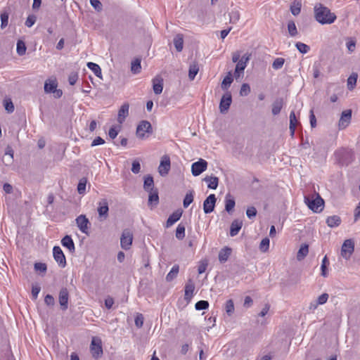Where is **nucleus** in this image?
<instances>
[{
  "label": "nucleus",
  "instance_id": "f257e3e1",
  "mask_svg": "<svg viewBox=\"0 0 360 360\" xmlns=\"http://www.w3.org/2000/svg\"><path fill=\"white\" fill-rule=\"evenodd\" d=\"M314 14L315 20L321 25L332 24L337 18L334 13L321 3L315 4Z\"/></svg>",
  "mask_w": 360,
  "mask_h": 360
},
{
  "label": "nucleus",
  "instance_id": "f03ea898",
  "mask_svg": "<svg viewBox=\"0 0 360 360\" xmlns=\"http://www.w3.org/2000/svg\"><path fill=\"white\" fill-rule=\"evenodd\" d=\"M315 195V197L313 195L311 198L305 196L304 202L314 212L319 213L324 208V200L319 193H316Z\"/></svg>",
  "mask_w": 360,
  "mask_h": 360
},
{
  "label": "nucleus",
  "instance_id": "7ed1b4c3",
  "mask_svg": "<svg viewBox=\"0 0 360 360\" xmlns=\"http://www.w3.org/2000/svg\"><path fill=\"white\" fill-rule=\"evenodd\" d=\"M250 54L245 53L241 56L240 60L236 64L235 71L233 73V76L236 79H238L240 77L241 75H243L244 70L247 67V64L250 59Z\"/></svg>",
  "mask_w": 360,
  "mask_h": 360
},
{
  "label": "nucleus",
  "instance_id": "20e7f679",
  "mask_svg": "<svg viewBox=\"0 0 360 360\" xmlns=\"http://www.w3.org/2000/svg\"><path fill=\"white\" fill-rule=\"evenodd\" d=\"M152 126L148 121L143 120L137 126L136 136L140 139H144L146 137V133L152 134Z\"/></svg>",
  "mask_w": 360,
  "mask_h": 360
},
{
  "label": "nucleus",
  "instance_id": "39448f33",
  "mask_svg": "<svg viewBox=\"0 0 360 360\" xmlns=\"http://www.w3.org/2000/svg\"><path fill=\"white\" fill-rule=\"evenodd\" d=\"M91 352L95 359H98L103 354L101 340L99 338H93L91 342Z\"/></svg>",
  "mask_w": 360,
  "mask_h": 360
},
{
  "label": "nucleus",
  "instance_id": "423d86ee",
  "mask_svg": "<svg viewBox=\"0 0 360 360\" xmlns=\"http://www.w3.org/2000/svg\"><path fill=\"white\" fill-rule=\"evenodd\" d=\"M171 167L170 158L168 155H163L158 167V172L160 176H165L168 174Z\"/></svg>",
  "mask_w": 360,
  "mask_h": 360
},
{
  "label": "nucleus",
  "instance_id": "0eeeda50",
  "mask_svg": "<svg viewBox=\"0 0 360 360\" xmlns=\"http://www.w3.org/2000/svg\"><path fill=\"white\" fill-rule=\"evenodd\" d=\"M354 244L351 239L345 240L342 245L341 255L346 259H349L354 252Z\"/></svg>",
  "mask_w": 360,
  "mask_h": 360
},
{
  "label": "nucleus",
  "instance_id": "6e6552de",
  "mask_svg": "<svg viewBox=\"0 0 360 360\" xmlns=\"http://www.w3.org/2000/svg\"><path fill=\"white\" fill-rule=\"evenodd\" d=\"M207 162L205 160L200 159L199 161L193 163L191 166L192 174L195 176L200 175L207 169Z\"/></svg>",
  "mask_w": 360,
  "mask_h": 360
},
{
  "label": "nucleus",
  "instance_id": "1a4fd4ad",
  "mask_svg": "<svg viewBox=\"0 0 360 360\" xmlns=\"http://www.w3.org/2000/svg\"><path fill=\"white\" fill-rule=\"evenodd\" d=\"M132 240V233L127 229L124 230L120 238L122 248L124 250H129L131 245Z\"/></svg>",
  "mask_w": 360,
  "mask_h": 360
},
{
  "label": "nucleus",
  "instance_id": "9d476101",
  "mask_svg": "<svg viewBox=\"0 0 360 360\" xmlns=\"http://www.w3.org/2000/svg\"><path fill=\"white\" fill-rule=\"evenodd\" d=\"M232 97L229 91H227L221 98L219 103V110L221 113H226L231 104Z\"/></svg>",
  "mask_w": 360,
  "mask_h": 360
},
{
  "label": "nucleus",
  "instance_id": "9b49d317",
  "mask_svg": "<svg viewBox=\"0 0 360 360\" xmlns=\"http://www.w3.org/2000/svg\"><path fill=\"white\" fill-rule=\"evenodd\" d=\"M352 120V110H346L342 112L338 122V128L342 130L345 129L350 123Z\"/></svg>",
  "mask_w": 360,
  "mask_h": 360
},
{
  "label": "nucleus",
  "instance_id": "f8f14e48",
  "mask_svg": "<svg viewBox=\"0 0 360 360\" xmlns=\"http://www.w3.org/2000/svg\"><path fill=\"white\" fill-rule=\"evenodd\" d=\"M53 255L54 259L58 264V265L61 267H65L66 265V259L62 251L61 248L59 246H55L53 249Z\"/></svg>",
  "mask_w": 360,
  "mask_h": 360
},
{
  "label": "nucleus",
  "instance_id": "ddd939ff",
  "mask_svg": "<svg viewBox=\"0 0 360 360\" xmlns=\"http://www.w3.org/2000/svg\"><path fill=\"white\" fill-rule=\"evenodd\" d=\"M217 198L214 194H210L203 202V210L205 214L211 213L215 207Z\"/></svg>",
  "mask_w": 360,
  "mask_h": 360
},
{
  "label": "nucleus",
  "instance_id": "4468645a",
  "mask_svg": "<svg viewBox=\"0 0 360 360\" xmlns=\"http://www.w3.org/2000/svg\"><path fill=\"white\" fill-rule=\"evenodd\" d=\"M97 210L101 220H105L108 218L109 207L106 199H102L99 201Z\"/></svg>",
  "mask_w": 360,
  "mask_h": 360
},
{
  "label": "nucleus",
  "instance_id": "2eb2a0df",
  "mask_svg": "<svg viewBox=\"0 0 360 360\" xmlns=\"http://www.w3.org/2000/svg\"><path fill=\"white\" fill-rule=\"evenodd\" d=\"M76 224L79 229L84 233H88L89 221L85 215L81 214L76 219Z\"/></svg>",
  "mask_w": 360,
  "mask_h": 360
},
{
  "label": "nucleus",
  "instance_id": "dca6fc26",
  "mask_svg": "<svg viewBox=\"0 0 360 360\" xmlns=\"http://www.w3.org/2000/svg\"><path fill=\"white\" fill-rule=\"evenodd\" d=\"M69 293L67 288H63L59 292V303L62 310L65 311L68 307Z\"/></svg>",
  "mask_w": 360,
  "mask_h": 360
},
{
  "label": "nucleus",
  "instance_id": "f3484780",
  "mask_svg": "<svg viewBox=\"0 0 360 360\" xmlns=\"http://www.w3.org/2000/svg\"><path fill=\"white\" fill-rule=\"evenodd\" d=\"M129 108V105L128 103H124L121 106L120 109L119 110L117 116V121L119 123L122 124L124 121L125 118L128 116Z\"/></svg>",
  "mask_w": 360,
  "mask_h": 360
},
{
  "label": "nucleus",
  "instance_id": "a211bd4d",
  "mask_svg": "<svg viewBox=\"0 0 360 360\" xmlns=\"http://www.w3.org/2000/svg\"><path fill=\"white\" fill-rule=\"evenodd\" d=\"M153 89L155 94H160L163 89V79L156 77L153 79Z\"/></svg>",
  "mask_w": 360,
  "mask_h": 360
},
{
  "label": "nucleus",
  "instance_id": "6ab92c4d",
  "mask_svg": "<svg viewBox=\"0 0 360 360\" xmlns=\"http://www.w3.org/2000/svg\"><path fill=\"white\" fill-rule=\"evenodd\" d=\"M243 226V221L239 219H235L232 221L230 227L231 236H236Z\"/></svg>",
  "mask_w": 360,
  "mask_h": 360
},
{
  "label": "nucleus",
  "instance_id": "aec40b11",
  "mask_svg": "<svg viewBox=\"0 0 360 360\" xmlns=\"http://www.w3.org/2000/svg\"><path fill=\"white\" fill-rule=\"evenodd\" d=\"M58 86V83L56 79H49L45 82L44 84V91L46 94H50L53 92Z\"/></svg>",
  "mask_w": 360,
  "mask_h": 360
},
{
  "label": "nucleus",
  "instance_id": "412c9836",
  "mask_svg": "<svg viewBox=\"0 0 360 360\" xmlns=\"http://www.w3.org/2000/svg\"><path fill=\"white\" fill-rule=\"evenodd\" d=\"M62 245L67 248L70 252H74L75 250L74 242L70 236H65L61 240Z\"/></svg>",
  "mask_w": 360,
  "mask_h": 360
},
{
  "label": "nucleus",
  "instance_id": "4be33fe9",
  "mask_svg": "<svg viewBox=\"0 0 360 360\" xmlns=\"http://www.w3.org/2000/svg\"><path fill=\"white\" fill-rule=\"evenodd\" d=\"M182 212L177 210L174 212L167 219L166 222V227H169L172 226L175 222H176L181 218Z\"/></svg>",
  "mask_w": 360,
  "mask_h": 360
},
{
  "label": "nucleus",
  "instance_id": "5701e85b",
  "mask_svg": "<svg viewBox=\"0 0 360 360\" xmlns=\"http://www.w3.org/2000/svg\"><path fill=\"white\" fill-rule=\"evenodd\" d=\"M326 224L330 228L338 226L341 223V219L338 215H333L326 219Z\"/></svg>",
  "mask_w": 360,
  "mask_h": 360
},
{
  "label": "nucleus",
  "instance_id": "b1692460",
  "mask_svg": "<svg viewBox=\"0 0 360 360\" xmlns=\"http://www.w3.org/2000/svg\"><path fill=\"white\" fill-rule=\"evenodd\" d=\"M176 50L181 52L184 46V36L181 34H178L175 36L173 40Z\"/></svg>",
  "mask_w": 360,
  "mask_h": 360
},
{
  "label": "nucleus",
  "instance_id": "393cba45",
  "mask_svg": "<svg viewBox=\"0 0 360 360\" xmlns=\"http://www.w3.org/2000/svg\"><path fill=\"white\" fill-rule=\"evenodd\" d=\"M283 105V101L282 98L276 99L272 104V114L276 115L280 113Z\"/></svg>",
  "mask_w": 360,
  "mask_h": 360
},
{
  "label": "nucleus",
  "instance_id": "a878e982",
  "mask_svg": "<svg viewBox=\"0 0 360 360\" xmlns=\"http://www.w3.org/2000/svg\"><path fill=\"white\" fill-rule=\"evenodd\" d=\"M143 188L147 192L155 191L153 178L150 175L145 176Z\"/></svg>",
  "mask_w": 360,
  "mask_h": 360
},
{
  "label": "nucleus",
  "instance_id": "bb28decb",
  "mask_svg": "<svg viewBox=\"0 0 360 360\" xmlns=\"http://www.w3.org/2000/svg\"><path fill=\"white\" fill-rule=\"evenodd\" d=\"M204 181L208 183L207 187L211 189H216L218 186L219 179L217 176H207L204 178Z\"/></svg>",
  "mask_w": 360,
  "mask_h": 360
},
{
  "label": "nucleus",
  "instance_id": "cd10ccee",
  "mask_svg": "<svg viewBox=\"0 0 360 360\" xmlns=\"http://www.w3.org/2000/svg\"><path fill=\"white\" fill-rule=\"evenodd\" d=\"M231 249L229 248L226 247L221 249L219 253V260L220 261V262L223 263L227 261L229 256L231 255Z\"/></svg>",
  "mask_w": 360,
  "mask_h": 360
},
{
  "label": "nucleus",
  "instance_id": "c85d7f7f",
  "mask_svg": "<svg viewBox=\"0 0 360 360\" xmlns=\"http://www.w3.org/2000/svg\"><path fill=\"white\" fill-rule=\"evenodd\" d=\"M199 71V67L196 62H193L190 64L189 70H188V77L190 80H193L195 77L198 74Z\"/></svg>",
  "mask_w": 360,
  "mask_h": 360
},
{
  "label": "nucleus",
  "instance_id": "c756f323",
  "mask_svg": "<svg viewBox=\"0 0 360 360\" xmlns=\"http://www.w3.org/2000/svg\"><path fill=\"white\" fill-rule=\"evenodd\" d=\"M179 271V266L178 264H175L172 266L171 271L166 276V281L170 282L173 281L178 275Z\"/></svg>",
  "mask_w": 360,
  "mask_h": 360
},
{
  "label": "nucleus",
  "instance_id": "7c9ffc66",
  "mask_svg": "<svg viewBox=\"0 0 360 360\" xmlns=\"http://www.w3.org/2000/svg\"><path fill=\"white\" fill-rule=\"evenodd\" d=\"M233 81V75L231 72H229L227 75L224 78L222 82H221V89L223 90H227L228 88L231 86Z\"/></svg>",
  "mask_w": 360,
  "mask_h": 360
},
{
  "label": "nucleus",
  "instance_id": "2f4dec72",
  "mask_svg": "<svg viewBox=\"0 0 360 360\" xmlns=\"http://www.w3.org/2000/svg\"><path fill=\"white\" fill-rule=\"evenodd\" d=\"M309 252V246L307 244L301 245L297 254V259L299 261L302 260Z\"/></svg>",
  "mask_w": 360,
  "mask_h": 360
},
{
  "label": "nucleus",
  "instance_id": "473e14b6",
  "mask_svg": "<svg viewBox=\"0 0 360 360\" xmlns=\"http://www.w3.org/2000/svg\"><path fill=\"white\" fill-rule=\"evenodd\" d=\"M358 75L352 72L347 79V88L349 90H353L356 84Z\"/></svg>",
  "mask_w": 360,
  "mask_h": 360
},
{
  "label": "nucleus",
  "instance_id": "72a5a7b5",
  "mask_svg": "<svg viewBox=\"0 0 360 360\" xmlns=\"http://www.w3.org/2000/svg\"><path fill=\"white\" fill-rule=\"evenodd\" d=\"M297 123V120L295 112L292 111L290 114V126H289V129H290L292 136H293L295 134Z\"/></svg>",
  "mask_w": 360,
  "mask_h": 360
},
{
  "label": "nucleus",
  "instance_id": "f704fd0d",
  "mask_svg": "<svg viewBox=\"0 0 360 360\" xmlns=\"http://www.w3.org/2000/svg\"><path fill=\"white\" fill-rule=\"evenodd\" d=\"M87 67L91 70H92V72L95 74V75L99 78H101V69L100 68V66L96 64V63H94L93 62H89L87 63Z\"/></svg>",
  "mask_w": 360,
  "mask_h": 360
},
{
  "label": "nucleus",
  "instance_id": "c9c22d12",
  "mask_svg": "<svg viewBox=\"0 0 360 360\" xmlns=\"http://www.w3.org/2000/svg\"><path fill=\"white\" fill-rule=\"evenodd\" d=\"M148 196V204L156 205L159 202V196L157 190L150 191Z\"/></svg>",
  "mask_w": 360,
  "mask_h": 360
},
{
  "label": "nucleus",
  "instance_id": "e433bc0d",
  "mask_svg": "<svg viewBox=\"0 0 360 360\" xmlns=\"http://www.w3.org/2000/svg\"><path fill=\"white\" fill-rule=\"evenodd\" d=\"M194 289V284L189 280L188 283L185 286V299H190L192 297Z\"/></svg>",
  "mask_w": 360,
  "mask_h": 360
},
{
  "label": "nucleus",
  "instance_id": "4c0bfd02",
  "mask_svg": "<svg viewBox=\"0 0 360 360\" xmlns=\"http://www.w3.org/2000/svg\"><path fill=\"white\" fill-rule=\"evenodd\" d=\"M26 50L27 47L25 43L22 40H18L16 47L17 53L20 56H24L26 53Z\"/></svg>",
  "mask_w": 360,
  "mask_h": 360
},
{
  "label": "nucleus",
  "instance_id": "58836bf2",
  "mask_svg": "<svg viewBox=\"0 0 360 360\" xmlns=\"http://www.w3.org/2000/svg\"><path fill=\"white\" fill-rule=\"evenodd\" d=\"M141 60L139 58H136L131 63V70L134 74H138L141 72Z\"/></svg>",
  "mask_w": 360,
  "mask_h": 360
},
{
  "label": "nucleus",
  "instance_id": "ea45409f",
  "mask_svg": "<svg viewBox=\"0 0 360 360\" xmlns=\"http://www.w3.org/2000/svg\"><path fill=\"white\" fill-rule=\"evenodd\" d=\"M185 237V226L179 224L176 230V238L179 240H182Z\"/></svg>",
  "mask_w": 360,
  "mask_h": 360
},
{
  "label": "nucleus",
  "instance_id": "a19ab883",
  "mask_svg": "<svg viewBox=\"0 0 360 360\" xmlns=\"http://www.w3.org/2000/svg\"><path fill=\"white\" fill-rule=\"evenodd\" d=\"M193 191L188 192L184 199L183 205L184 207H188L193 201Z\"/></svg>",
  "mask_w": 360,
  "mask_h": 360
},
{
  "label": "nucleus",
  "instance_id": "79ce46f5",
  "mask_svg": "<svg viewBox=\"0 0 360 360\" xmlns=\"http://www.w3.org/2000/svg\"><path fill=\"white\" fill-rule=\"evenodd\" d=\"M87 180L86 178H82L77 185V191L79 194H84L86 191Z\"/></svg>",
  "mask_w": 360,
  "mask_h": 360
},
{
  "label": "nucleus",
  "instance_id": "37998d69",
  "mask_svg": "<svg viewBox=\"0 0 360 360\" xmlns=\"http://www.w3.org/2000/svg\"><path fill=\"white\" fill-rule=\"evenodd\" d=\"M288 32H289V34L291 36V37H295L297 34V27H296V25H295V23L294 22V21H289L288 23Z\"/></svg>",
  "mask_w": 360,
  "mask_h": 360
},
{
  "label": "nucleus",
  "instance_id": "c03bdc74",
  "mask_svg": "<svg viewBox=\"0 0 360 360\" xmlns=\"http://www.w3.org/2000/svg\"><path fill=\"white\" fill-rule=\"evenodd\" d=\"M1 27L4 29L8 24L9 13L7 11H4L1 14Z\"/></svg>",
  "mask_w": 360,
  "mask_h": 360
},
{
  "label": "nucleus",
  "instance_id": "a18cd8bd",
  "mask_svg": "<svg viewBox=\"0 0 360 360\" xmlns=\"http://www.w3.org/2000/svg\"><path fill=\"white\" fill-rule=\"evenodd\" d=\"M225 310L229 316H231L234 312V304L232 300L226 301L225 304Z\"/></svg>",
  "mask_w": 360,
  "mask_h": 360
},
{
  "label": "nucleus",
  "instance_id": "49530a36",
  "mask_svg": "<svg viewBox=\"0 0 360 360\" xmlns=\"http://www.w3.org/2000/svg\"><path fill=\"white\" fill-rule=\"evenodd\" d=\"M295 46L297 49V50L301 53H303V54L307 53L310 50L309 46L302 42H297L295 44Z\"/></svg>",
  "mask_w": 360,
  "mask_h": 360
},
{
  "label": "nucleus",
  "instance_id": "de8ad7c7",
  "mask_svg": "<svg viewBox=\"0 0 360 360\" xmlns=\"http://www.w3.org/2000/svg\"><path fill=\"white\" fill-rule=\"evenodd\" d=\"M228 197V195L226 196ZM225 210L226 212H230L233 210L235 206V200L233 198L228 199L226 198Z\"/></svg>",
  "mask_w": 360,
  "mask_h": 360
},
{
  "label": "nucleus",
  "instance_id": "09e8293b",
  "mask_svg": "<svg viewBox=\"0 0 360 360\" xmlns=\"http://www.w3.org/2000/svg\"><path fill=\"white\" fill-rule=\"evenodd\" d=\"M269 239L268 238H264L262 240L259 245V250L262 252H266L269 248Z\"/></svg>",
  "mask_w": 360,
  "mask_h": 360
},
{
  "label": "nucleus",
  "instance_id": "8fccbe9b",
  "mask_svg": "<svg viewBox=\"0 0 360 360\" xmlns=\"http://www.w3.org/2000/svg\"><path fill=\"white\" fill-rule=\"evenodd\" d=\"M285 63V59L283 58H277L274 60V61L272 63V68L274 70H279L281 69L283 64Z\"/></svg>",
  "mask_w": 360,
  "mask_h": 360
},
{
  "label": "nucleus",
  "instance_id": "3c124183",
  "mask_svg": "<svg viewBox=\"0 0 360 360\" xmlns=\"http://www.w3.org/2000/svg\"><path fill=\"white\" fill-rule=\"evenodd\" d=\"M196 310H203L209 307V302L206 300H200L195 303V305Z\"/></svg>",
  "mask_w": 360,
  "mask_h": 360
},
{
  "label": "nucleus",
  "instance_id": "603ef678",
  "mask_svg": "<svg viewBox=\"0 0 360 360\" xmlns=\"http://www.w3.org/2000/svg\"><path fill=\"white\" fill-rule=\"evenodd\" d=\"M328 264H329V261L327 258V256H325L322 260V264H321V275L323 277H326L327 276L326 269H327V265H328Z\"/></svg>",
  "mask_w": 360,
  "mask_h": 360
},
{
  "label": "nucleus",
  "instance_id": "864d4df0",
  "mask_svg": "<svg viewBox=\"0 0 360 360\" xmlns=\"http://www.w3.org/2000/svg\"><path fill=\"white\" fill-rule=\"evenodd\" d=\"M250 93V87L248 84H243L240 89V95L241 96H248Z\"/></svg>",
  "mask_w": 360,
  "mask_h": 360
},
{
  "label": "nucleus",
  "instance_id": "5fc2aeb1",
  "mask_svg": "<svg viewBox=\"0 0 360 360\" xmlns=\"http://www.w3.org/2000/svg\"><path fill=\"white\" fill-rule=\"evenodd\" d=\"M230 16V22L235 24L236 23L239 19H240V13L237 11H233L229 14Z\"/></svg>",
  "mask_w": 360,
  "mask_h": 360
},
{
  "label": "nucleus",
  "instance_id": "6e6d98bb",
  "mask_svg": "<svg viewBox=\"0 0 360 360\" xmlns=\"http://www.w3.org/2000/svg\"><path fill=\"white\" fill-rule=\"evenodd\" d=\"M90 4L97 12L103 10V5L99 0H90Z\"/></svg>",
  "mask_w": 360,
  "mask_h": 360
},
{
  "label": "nucleus",
  "instance_id": "4d7b16f0",
  "mask_svg": "<svg viewBox=\"0 0 360 360\" xmlns=\"http://www.w3.org/2000/svg\"><path fill=\"white\" fill-rule=\"evenodd\" d=\"M144 317L142 314H137L135 318V325L138 328H141L143 325Z\"/></svg>",
  "mask_w": 360,
  "mask_h": 360
},
{
  "label": "nucleus",
  "instance_id": "13d9d810",
  "mask_svg": "<svg viewBox=\"0 0 360 360\" xmlns=\"http://www.w3.org/2000/svg\"><path fill=\"white\" fill-rule=\"evenodd\" d=\"M131 172L134 174H139L141 172V165L138 160H134L132 162Z\"/></svg>",
  "mask_w": 360,
  "mask_h": 360
},
{
  "label": "nucleus",
  "instance_id": "bf43d9fd",
  "mask_svg": "<svg viewBox=\"0 0 360 360\" xmlns=\"http://www.w3.org/2000/svg\"><path fill=\"white\" fill-rule=\"evenodd\" d=\"M290 11L293 15H297L301 11V4L297 3L290 6Z\"/></svg>",
  "mask_w": 360,
  "mask_h": 360
},
{
  "label": "nucleus",
  "instance_id": "052dcab7",
  "mask_svg": "<svg viewBox=\"0 0 360 360\" xmlns=\"http://www.w3.org/2000/svg\"><path fill=\"white\" fill-rule=\"evenodd\" d=\"M329 295L328 293L324 292L320 296L318 297L317 300L316 301L320 305L323 304L327 302L328 300Z\"/></svg>",
  "mask_w": 360,
  "mask_h": 360
},
{
  "label": "nucleus",
  "instance_id": "680f3d73",
  "mask_svg": "<svg viewBox=\"0 0 360 360\" xmlns=\"http://www.w3.org/2000/svg\"><path fill=\"white\" fill-rule=\"evenodd\" d=\"M34 269L37 271L46 272L47 269L46 264L41 262H37L34 264Z\"/></svg>",
  "mask_w": 360,
  "mask_h": 360
},
{
  "label": "nucleus",
  "instance_id": "e2e57ef3",
  "mask_svg": "<svg viewBox=\"0 0 360 360\" xmlns=\"http://www.w3.org/2000/svg\"><path fill=\"white\" fill-rule=\"evenodd\" d=\"M36 16L34 15H30L27 19H26V21L25 22V25L27 27H31L36 22Z\"/></svg>",
  "mask_w": 360,
  "mask_h": 360
},
{
  "label": "nucleus",
  "instance_id": "0e129e2a",
  "mask_svg": "<svg viewBox=\"0 0 360 360\" xmlns=\"http://www.w3.org/2000/svg\"><path fill=\"white\" fill-rule=\"evenodd\" d=\"M246 214L248 218L255 217L257 214V210L255 207H248L246 210Z\"/></svg>",
  "mask_w": 360,
  "mask_h": 360
},
{
  "label": "nucleus",
  "instance_id": "69168bd1",
  "mask_svg": "<svg viewBox=\"0 0 360 360\" xmlns=\"http://www.w3.org/2000/svg\"><path fill=\"white\" fill-rule=\"evenodd\" d=\"M44 302L48 306H53L55 304V300L51 295H46L44 298Z\"/></svg>",
  "mask_w": 360,
  "mask_h": 360
},
{
  "label": "nucleus",
  "instance_id": "338daca9",
  "mask_svg": "<svg viewBox=\"0 0 360 360\" xmlns=\"http://www.w3.org/2000/svg\"><path fill=\"white\" fill-rule=\"evenodd\" d=\"M4 107L8 112H13L14 111V105L11 101H6Z\"/></svg>",
  "mask_w": 360,
  "mask_h": 360
},
{
  "label": "nucleus",
  "instance_id": "774afa93",
  "mask_svg": "<svg viewBox=\"0 0 360 360\" xmlns=\"http://www.w3.org/2000/svg\"><path fill=\"white\" fill-rule=\"evenodd\" d=\"M2 162L5 165L9 166L12 165L13 162V158H12L11 156L4 155L2 157Z\"/></svg>",
  "mask_w": 360,
  "mask_h": 360
}]
</instances>
